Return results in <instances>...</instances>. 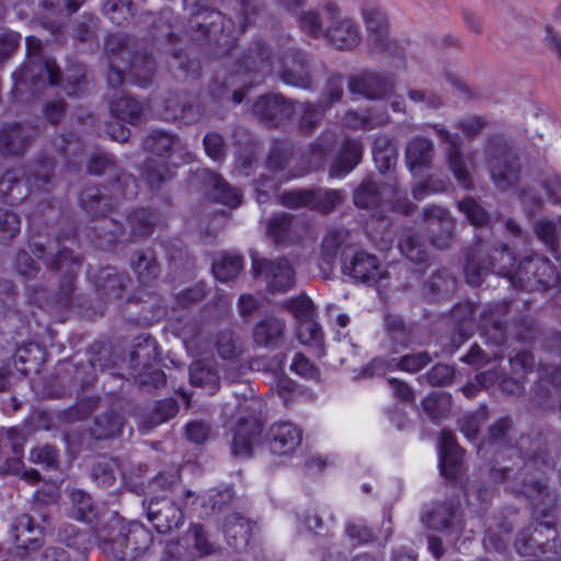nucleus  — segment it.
Returning <instances> with one entry per match:
<instances>
[{"label": "nucleus", "instance_id": "nucleus-16", "mask_svg": "<svg viewBox=\"0 0 561 561\" xmlns=\"http://www.w3.org/2000/svg\"><path fill=\"white\" fill-rule=\"evenodd\" d=\"M251 530V523L237 513L226 518L224 533L228 545L234 549H241L248 545Z\"/></svg>", "mask_w": 561, "mask_h": 561}, {"label": "nucleus", "instance_id": "nucleus-40", "mask_svg": "<svg viewBox=\"0 0 561 561\" xmlns=\"http://www.w3.org/2000/svg\"><path fill=\"white\" fill-rule=\"evenodd\" d=\"M13 453L14 457L7 461L5 470L12 472L13 474L20 476L26 480L36 481L38 479V473L36 470H25L24 466L21 461L22 457V446L14 443L13 444Z\"/></svg>", "mask_w": 561, "mask_h": 561}, {"label": "nucleus", "instance_id": "nucleus-44", "mask_svg": "<svg viewBox=\"0 0 561 561\" xmlns=\"http://www.w3.org/2000/svg\"><path fill=\"white\" fill-rule=\"evenodd\" d=\"M459 209L474 226H481L488 220L486 213L472 198H465L459 203Z\"/></svg>", "mask_w": 561, "mask_h": 561}, {"label": "nucleus", "instance_id": "nucleus-9", "mask_svg": "<svg viewBox=\"0 0 561 561\" xmlns=\"http://www.w3.org/2000/svg\"><path fill=\"white\" fill-rule=\"evenodd\" d=\"M354 279L368 285H374L385 277V271L375 255L358 252L352 259L350 265H344Z\"/></svg>", "mask_w": 561, "mask_h": 561}, {"label": "nucleus", "instance_id": "nucleus-12", "mask_svg": "<svg viewBox=\"0 0 561 561\" xmlns=\"http://www.w3.org/2000/svg\"><path fill=\"white\" fill-rule=\"evenodd\" d=\"M428 362L430 357L425 353L405 355L398 362L394 358L389 362L374 359L367 367V373L369 376H379L394 368L413 373L423 368Z\"/></svg>", "mask_w": 561, "mask_h": 561}, {"label": "nucleus", "instance_id": "nucleus-64", "mask_svg": "<svg viewBox=\"0 0 561 561\" xmlns=\"http://www.w3.org/2000/svg\"><path fill=\"white\" fill-rule=\"evenodd\" d=\"M460 128L466 135L472 136L483 128V121L477 116L468 117L460 123Z\"/></svg>", "mask_w": 561, "mask_h": 561}, {"label": "nucleus", "instance_id": "nucleus-6", "mask_svg": "<svg viewBox=\"0 0 561 561\" xmlns=\"http://www.w3.org/2000/svg\"><path fill=\"white\" fill-rule=\"evenodd\" d=\"M422 522L431 529L444 534H459L463 528L462 514L454 503L436 504L422 515Z\"/></svg>", "mask_w": 561, "mask_h": 561}, {"label": "nucleus", "instance_id": "nucleus-21", "mask_svg": "<svg viewBox=\"0 0 561 561\" xmlns=\"http://www.w3.org/2000/svg\"><path fill=\"white\" fill-rule=\"evenodd\" d=\"M190 380L193 386L203 388L209 394L215 393L219 387L217 371L202 360H196L191 365Z\"/></svg>", "mask_w": 561, "mask_h": 561}, {"label": "nucleus", "instance_id": "nucleus-39", "mask_svg": "<svg viewBox=\"0 0 561 561\" xmlns=\"http://www.w3.org/2000/svg\"><path fill=\"white\" fill-rule=\"evenodd\" d=\"M400 251L412 262L422 263L426 261L427 253L419 239L413 236H407L399 243Z\"/></svg>", "mask_w": 561, "mask_h": 561}, {"label": "nucleus", "instance_id": "nucleus-23", "mask_svg": "<svg viewBox=\"0 0 561 561\" xmlns=\"http://www.w3.org/2000/svg\"><path fill=\"white\" fill-rule=\"evenodd\" d=\"M350 90L352 93L362 94L367 99H377L387 94V83L381 78L369 75L352 79Z\"/></svg>", "mask_w": 561, "mask_h": 561}, {"label": "nucleus", "instance_id": "nucleus-48", "mask_svg": "<svg viewBox=\"0 0 561 561\" xmlns=\"http://www.w3.org/2000/svg\"><path fill=\"white\" fill-rule=\"evenodd\" d=\"M57 453L51 446H42L32 449L30 459L34 463L45 465L47 468L56 463Z\"/></svg>", "mask_w": 561, "mask_h": 561}, {"label": "nucleus", "instance_id": "nucleus-41", "mask_svg": "<svg viewBox=\"0 0 561 561\" xmlns=\"http://www.w3.org/2000/svg\"><path fill=\"white\" fill-rule=\"evenodd\" d=\"M20 231V219L16 214L9 210H0V241L5 242L15 237Z\"/></svg>", "mask_w": 561, "mask_h": 561}, {"label": "nucleus", "instance_id": "nucleus-47", "mask_svg": "<svg viewBox=\"0 0 561 561\" xmlns=\"http://www.w3.org/2000/svg\"><path fill=\"white\" fill-rule=\"evenodd\" d=\"M290 369L307 379H314L318 377V369L301 354H297L294 357Z\"/></svg>", "mask_w": 561, "mask_h": 561}, {"label": "nucleus", "instance_id": "nucleus-3", "mask_svg": "<svg viewBox=\"0 0 561 561\" xmlns=\"http://www.w3.org/2000/svg\"><path fill=\"white\" fill-rule=\"evenodd\" d=\"M496 254H500L501 260L507 261L510 265H503L496 268L492 263H490V270H492L497 275L508 277L512 283L515 279L518 282H524V276H526L530 271L533 272L534 279L545 289L558 284L560 280L558 273L551 265L550 261L547 259L541 256L528 257L520 262L517 270L514 272L515 259L508 249L505 248L501 252L495 251L494 256Z\"/></svg>", "mask_w": 561, "mask_h": 561}, {"label": "nucleus", "instance_id": "nucleus-61", "mask_svg": "<svg viewBox=\"0 0 561 561\" xmlns=\"http://www.w3.org/2000/svg\"><path fill=\"white\" fill-rule=\"evenodd\" d=\"M16 268L22 275H30L36 270L34 260L25 251L18 254Z\"/></svg>", "mask_w": 561, "mask_h": 561}, {"label": "nucleus", "instance_id": "nucleus-33", "mask_svg": "<svg viewBox=\"0 0 561 561\" xmlns=\"http://www.w3.org/2000/svg\"><path fill=\"white\" fill-rule=\"evenodd\" d=\"M298 340L309 346L321 347L323 341V333L320 325L311 321H305L298 324L297 328Z\"/></svg>", "mask_w": 561, "mask_h": 561}, {"label": "nucleus", "instance_id": "nucleus-42", "mask_svg": "<svg viewBox=\"0 0 561 561\" xmlns=\"http://www.w3.org/2000/svg\"><path fill=\"white\" fill-rule=\"evenodd\" d=\"M342 195L339 191L335 190H327V191H317L314 192V199L312 201V208L328 213L335 205L341 203Z\"/></svg>", "mask_w": 561, "mask_h": 561}, {"label": "nucleus", "instance_id": "nucleus-38", "mask_svg": "<svg viewBox=\"0 0 561 561\" xmlns=\"http://www.w3.org/2000/svg\"><path fill=\"white\" fill-rule=\"evenodd\" d=\"M58 537L67 547L76 549H85L89 541L87 531L79 530L73 525L62 527L58 533Z\"/></svg>", "mask_w": 561, "mask_h": 561}, {"label": "nucleus", "instance_id": "nucleus-18", "mask_svg": "<svg viewBox=\"0 0 561 561\" xmlns=\"http://www.w3.org/2000/svg\"><path fill=\"white\" fill-rule=\"evenodd\" d=\"M432 151V144L424 138H415L408 145L407 164L413 175L430 164L433 157Z\"/></svg>", "mask_w": 561, "mask_h": 561}, {"label": "nucleus", "instance_id": "nucleus-57", "mask_svg": "<svg viewBox=\"0 0 561 561\" xmlns=\"http://www.w3.org/2000/svg\"><path fill=\"white\" fill-rule=\"evenodd\" d=\"M208 435V426L202 422H192L186 426V436L194 443H203Z\"/></svg>", "mask_w": 561, "mask_h": 561}, {"label": "nucleus", "instance_id": "nucleus-8", "mask_svg": "<svg viewBox=\"0 0 561 561\" xmlns=\"http://www.w3.org/2000/svg\"><path fill=\"white\" fill-rule=\"evenodd\" d=\"M262 422L251 416L238 422L232 437V454L237 457H249L253 449L261 443Z\"/></svg>", "mask_w": 561, "mask_h": 561}, {"label": "nucleus", "instance_id": "nucleus-19", "mask_svg": "<svg viewBox=\"0 0 561 561\" xmlns=\"http://www.w3.org/2000/svg\"><path fill=\"white\" fill-rule=\"evenodd\" d=\"M73 518L87 524H94L105 511L94 503L90 493H71Z\"/></svg>", "mask_w": 561, "mask_h": 561}, {"label": "nucleus", "instance_id": "nucleus-49", "mask_svg": "<svg viewBox=\"0 0 561 561\" xmlns=\"http://www.w3.org/2000/svg\"><path fill=\"white\" fill-rule=\"evenodd\" d=\"M454 378V369L448 365H435L427 374L430 383L434 386H444Z\"/></svg>", "mask_w": 561, "mask_h": 561}, {"label": "nucleus", "instance_id": "nucleus-27", "mask_svg": "<svg viewBox=\"0 0 561 561\" xmlns=\"http://www.w3.org/2000/svg\"><path fill=\"white\" fill-rule=\"evenodd\" d=\"M388 188L379 190L376 183L365 181L354 193V202L356 206L362 208L377 207L382 201Z\"/></svg>", "mask_w": 561, "mask_h": 561}, {"label": "nucleus", "instance_id": "nucleus-11", "mask_svg": "<svg viewBox=\"0 0 561 561\" xmlns=\"http://www.w3.org/2000/svg\"><path fill=\"white\" fill-rule=\"evenodd\" d=\"M465 451L456 443L451 432L443 431L439 437L438 457L442 474L453 478L463 460Z\"/></svg>", "mask_w": 561, "mask_h": 561}, {"label": "nucleus", "instance_id": "nucleus-7", "mask_svg": "<svg viewBox=\"0 0 561 561\" xmlns=\"http://www.w3.org/2000/svg\"><path fill=\"white\" fill-rule=\"evenodd\" d=\"M302 433L290 422L274 423L267 433L268 448L278 456L291 455L300 446Z\"/></svg>", "mask_w": 561, "mask_h": 561}, {"label": "nucleus", "instance_id": "nucleus-45", "mask_svg": "<svg viewBox=\"0 0 561 561\" xmlns=\"http://www.w3.org/2000/svg\"><path fill=\"white\" fill-rule=\"evenodd\" d=\"M290 226V218L286 214H277L271 218L267 224V233L272 236L277 243L286 239Z\"/></svg>", "mask_w": 561, "mask_h": 561}, {"label": "nucleus", "instance_id": "nucleus-31", "mask_svg": "<svg viewBox=\"0 0 561 561\" xmlns=\"http://www.w3.org/2000/svg\"><path fill=\"white\" fill-rule=\"evenodd\" d=\"M123 427V419L117 413H108L95 421L93 436L98 439L108 438L121 434Z\"/></svg>", "mask_w": 561, "mask_h": 561}, {"label": "nucleus", "instance_id": "nucleus-1", "mask_svg": "<svg viewBox=\"0 0 561 561\" xmlns=\"http://www.w3.org/2000/svg\"><path fill=\"white\" fill-rule=\"evenodd\" d=\"M95 534L103 552L124 559L127 550H146L151 542L150 531L140 523H126L116 512L104 511L94 523Z\"/></svg>", "mask_w": 561, "mask_h": 561}, {"label": "nucleus", "instance_id": "nucleus-30", "mask_svg": "<svg viewBox=\"0 0 561 561\" xmlns=\"http://www.w3.org/2000/svg\"><path fill=\"white\" fill-rule=\"evenodd\" d=\"M424 216L426 220L430 222V226L433 227L435 225L440 226L444 229L445 237L444 238H435L433 243L443 248L446 245V241L450 238L451 232V220L449 218L448 211L442 207H428L424 210Z\"/></svg>", "mask_w": 561, "mask_h": 561}, {"label": "nucleus", "instance_id": "nucleus-26", "mask_svg": "<svg viewBox=\"0 0 561 561\" xmlns=\"http://www.w3.org/2000/svg\"><path fill=\"white\" fill-rule=\"evenodd\" d=\"M347 231L344 229H331L327 232L321 244V259L324 264L332 266L339 253V249L346 241Z\"/></svg>", "mask_w": 561, "mask_h": 561}, {"label": "nucleus", "instance_id": "nucleus-58", "mask_svg": "<svg viewBox=\"0 0 561 561\" xmlns=\"http://www.w3.org/2000/svg\"><path fill=\"white\" fill-rule=\"evenodd\" d=\"M346 534L350 538L359 542H366L371 538L369 529L363 524L355 522H350L346 525Z\"/></svg>", "mask_w": 561, "mask_h": 561}, {"label": "nucleus", "instance_id": "nucleus-28", "mask_svg": "<svg viewBox=\"0 0 561 561\" xmlns=\"http://www.w3.org/2000/svg\"><path fill=\"white\" fill-rule=\"evenodd\" d=\"M242 268V259L238 254H224L213 264V272L219 282L234 278Z\"/></svg>", "mask_w": 561, "mask_h": 561}, {"label": "nucleus", "instance_id": "nucleus-20", "mask_svg": "<svg viewBox=\"0 0 561 561\" xmlns=\"http://www.w3.org/2000/svg\"><path fill=\"white\" fill-rule=\"evenodd\" d=\"M439 136L449 142L448 163L458 183L468 188L470 186L468 165L460 157L458 138L451 136L443 129L438 130Z\"/></svg>", "mask_w": 561, "mask_h": 561}, {"label": "nucleus", "instance_id": "nucleus-53", "mask_svg": "<svg viewBox=\"0 0 561 561\" xmlns=\"http://www.w3.org/2000/svg\"><path fill=\"white\" fill-rule=\"evenodd\" d=\"M489 267H479L472 257H469L465 267L466 279L470 285H480L482 278L486 275Z\"/></svg>", "mask_w": 561, "mask_h": 561}, {"label": "nucleus", "instance_id": "nucleus-59", "mask_svg": "<svg viewBox=\"0 0 561 561\" xmlns=\"http://www.w3.org/2000/svg\"><path fill=\"white\" fill-rule=\"evenodd\" d=\"M3 139L8 146H15L16 142L24 144V127L20 124L13 125L9 129L3 130Z\"/></svg>", "mask_w": 561, "mask_h": 561}, {"label": "nucleus", "instance_id": "nucleus-34", "mask_svg": "<svg viewBox=\"0 0 561 561\" xmlns=\"http://www.w3.org/2000/svg\"><path fill=\"white\" fill-rule=\"evenodd\" d=\"M450 407V398L444 392H433L423 400V408L433 419L444 416Z\"/></svg>", "mask_w": 561, "mask_h": 561}, {"label": "nucleus", "instance_id": "nucleus-46", "mask_svg": "<svg viewBox=\"0 0 561 561\" xmlns=\"http://www.w3.org/2000/svg\"><path fill=\"white\" fill-rule=\"evenodd\" d=\"M128 221L131 226L133 233L136 236H141L150 232L151 229V214L147 210L141 209L133 213Z\"/></svg>", "mask_w": 561, "mask_h": 561}, {"label": "nucleus", "instance_id": "nucleus-63", "mask_svg": "<svg viewBox=\"0 0 561 561\" xmlns=\"http://www.w3.org/2000/svg\"><path fill=\"white\" fill-rule=\"evenodd\" d=\"M388 382L391 386L394 397H397L403 401H410L413 399L412 391L405 383H403L397 379H389Z\"/></svg>", "mask_w": 561, "mask_h": 561}, {"label": "nucleus", "instance_id": "nucleus-5", "mask_svg": "<svg viewBox=\"0 0 561 561\" xmlns=\"http://www.w3.org/2000/svg\"><path fill=\"white\" fill-rule=\"evenodd\" d=\"M255 274H264L271 291L285 293L295 285V271L286 259L267 262L252 256Z\"/></svg>", "mask_w": 561, "mask_h": 561}, {"label": "nucleus", "instance_id": "nucleus-54", "mask_svg": "<svg viewBox=\"0 0 561 561\" xmlns=\"http://www.w3.org/2000/svg\"><path fill=\"white\" fill-rule=\"evenodd\" d=\"M105 13L113 23H121V19L115 15L116 11L123 14L130 12V3L128 0H108L104 7Z\"/></svg>", "mask_w": 561, "mask_h": 561}, {"label": "nucleus", "instance_id": "nucleus-43", "mask_svg": "<svg viewBox=\"0 0 561 561\" xmlns=\"http://www.w3.org/2000/svg\"><path fill=\"white\" fill-rule=\"evenodd\" d=\"M280 203L289 208L312 206L314 191H291L279 196Z\"/></svg>", "mask_w": 561, "mask_h": 561}, {"label": "nucleus", "instance_id": "nucleus-36", "mask_svg": "<svg viewBox=\"0 0 561 561\" xmlns=\"http://www.w3.org/2000/svg\"><path fill=\"white\" fill-rule=\"evenodd\" d=\"M116 463L112 459L99 461L92 469V478L100 488H108L115 480Z\"/></svg>", "mask_w": 561, "mask_h": 561}, {"label": "nucleus", "instance_id": "nucleus-37", "mask_svg": "<svg viewBox=\"0 0 561 561\" xmlns=\"http://www.w3.org/2000/svg\"><path fill=\"white\" fill-rule=\"evenodd\" d=\"M287 308L297 319L298 324L305 321L313 320V304L307 296H299L287 301Z\"/></svg>", "mask_w": 561, "mask_h": 561}, {"label": "nucleus", "instance_id": "nucleus-4", "mask_svg": "<svg viewBox=\"0 0 561 561\" xmlns=\"http://www.w3.org/2000/svg\"><path fill=\"white\" fill-rule=\"evenodd\" d=\"M147 510L148 519L158 533L167 534L182 525L181 508L165 495L154 496L142 502Z\"/></svg>", "mask_w": 561, "mask_h": 561}, {"label": "nucleus", "instance_id": "nucleus-60", "mask_svg": "<svg viewBox=\"0 0 561 561\" xmlns=\"http://www.w3.org/2000/svg\"><path fill=\"white\" fill-rule=\"evenodd\" d=\"M510 422L507 419H501L496 421L489 430V442L488 444H496L507 432Z\"/></svg>", "mask_w": 561, "mask_h": 561}, {"label": "nucleus", "instance_id": "nucleus-25", "mask_svg": "<svg viewBox=\"0 0 561 561\" xmlns=\"http://www.w3.org/2000/svg\"><path fill=\"white\" fill-rule=\"evenodd\" d=\"M110 111L116 118L135 124L141 115V105L127 95H121L110 104Z\"/></svg>", "mask_w": 561, "mask_h": 561}, {"label": "nucleus", "instance_id": "nucleus-51", "mask_svg": "<svg viewBox=\"0 0 561 561\" xmlns=\"http://www.w3.org/2000/svg\"><path fill=\"white\" fill-rule=\"evenodd\" d=\"M204 147L207 156L213 160H220L222 156L224 142L222 138L218 134H207L204 137Z\"/></svg>", "mask_w": 561, "mask_h": 561}, {"label": "nucleus", "instance_id": "nucleus-55", "mask_svg": "<svg viewBox=\"0 0 561 561\" xmlns=\"http://www.w3.org/2000/svg\"><path fill=\"white\" fill-rule=\"evenodd\" d=\"M445 188V182L439 181L438 183L427 181L425 183H421L414 186L413 188V197L415 199H423L430 194L440 192Z\"/></svg>", "mask_w": 561, "mask_h": 561}, {"label": "nucleus", "instance_id": "nucleus-17", "mask_svg": "<svg viewBox=\"0 0 561 561\" xmlns=\"http://www.w3.org/2000/svg\"><path fill=\"white\" fill-rule=\"evenodd\" d=\"M202 175L206 185L214 191V198L231 208L240 205L239 192L231 188L219 175L209 170H203Z\"/></svg>", "mask_w": 561, "mask_h": 561}, {"label": "nucleus", "instance_id": "nucleus-15", "mask_svg": "<svg viewBox=\"0 0 561 561\" xmlns=\"http://www.w3.org/2000/svg\"><path fill=\"white\" fill-rule=\"evenodd\" d=\"M369 39L379 48L386 49L388 33V20L385 13L378 8H366L363 11Z\"/></svg>", "mask_w": 561, "mask_h": 561}, {"label": "nucleus", "instance_id": "nucleus-22", "mask_svg": "<svg viewBox=\"0 0 561 561\" xmlns=\"http://www.w3.org/2000/svg\"><path fill=\"white\" fill-rule=\"evenodd\" d=\"M538 238L547 244L554 254V257L561 262L559 247L561 244V218L557 221L540 220L535 227Z\"/></svg>", "mask_w": 561, "mask_h": 561}, {"label": "nucleus", "instance_id": "nucleus-14", "mask_svg": "<svg viewBox=\"0 0 561 561\" xmlns=\"http://www.w3.org/2000/svg\"><path fill=\"white\" fill-rule=\"evenodd\" d=\"M362 145L356 140H346L330 167V175L343 178L360 161Z\"/></svg>", "mask_w": 561, "mask_h": 561}, {"label": "nucleus", "instance_id": "nucleus-2", "mask_svg": "<svg viewBox=\"0 0 561 561\" xmlns=\"http://www.w3.org/2000/svg\"><path fill=\"white\" fill-rule=\"evenodd\" d=\"M339 10L335 4L328 3L320 15L317 11H307L298 16L300 30L314 37H324L339 49H352L359 44L360 37L357 27L347 19H342L329 28L323 26V18L334 23Z\"/></svg>", "mask_w": 561, "mask_h": 561}, {"label": "nucleus", "instance_id": "nucleus-29", "mask_svg": "<svg viewBox=\"0 0 561 561\" xmlns=\"http://www.w3.org/2000/svg\"><path fill=\"white\" fill-rule=\"evenodd\" d=\"M145 148L159 156L168 151H171V156H174L178 150H181L180 140L175 139L172 135L162 131H154L145 140Z\"/></svg>", "mask_w": 561, "mask_h": 561}, {"label": "nucleus", "instance_id": "nucleus-24", "mask_svg": "<svg viewBox=\"0 0 561 561\" xmlns=\"http://www.w3.org/2000/svg\"><path fill=\"white\" fill-rule=\"evenodd\" d=\"M284 323L277 318H266L260 321L253 332L257 345L270 346L283 334Z\"/></svg>", "mask_w": 561, "mask_h": 561}, {"label": "nucleus", "instance_id": "nucleus-56", "mask_svg": "<svg viewBox=\"0 0 561 561\" xmlns=\"http://www.w3.org/2000/svg\"><path fill=\"white\" fill-rule=\"evenodd\" d=\"M480 416L468 415L460 421V431L469 440H474L480 426Z\"/></svg>", "mask_w": 561, "mask_h": 561}, {"label": "nucleus", "instance_id": "nucleus-32", "mask_svg": "<svg viewBox=\"0 0 561 561\" xmlns=\"http://www.w3.org/2000/svg\"><path fill=\"white\" fill-rule=\"evenodd\" d=\"M548 546L549 543H542L537 537H531L528 530L520 531L515 540L516 551L522 556H537V550L546 553Z\"/></svg>", "mask_w": 561, "mask_h": 561}, {"label": "nucleus", "instance_id": "nucleus-10", "mask_svg": "<svg viewBox=\"0 0 561 561\" xmlns=\"http://www.w3.org/2000/svg\"><path fill=\"white\" fill-rule=\"evenodd\" d=\"M254 114L262 121L270 124H277L284 118L294 114L295 108L278 94L261 96L253 106Z\"/></svg>", "mask_w": 561, "mask_h": 561}, {"label": "nucleus", "instance_id": "nucleus-52", "mask_svg": "<svg viewBox=\"0 0 561 561\" xmlns=\"http://www.w3.org/2000/svg\"><path fill=\"white\" fill-rule=\"evenodd\" d=\"M373 158L377 165V168L380 170V172L388 171L393 162V156H392V149L389 147L385 151H381L378 148V144L375 142L373 147Z\"/></svg>", "mask_w": 561, "mask_h": 561}, {"label": "nucleus", "instance_id": "nucleus-13", "mask_svg": "<svg viewBox=\"0 0 561 561\" xmlns=\"http://www.w3.org/2000/svg\"><path fill=\"white\" fill-rule=\"evenodd\" d=\"M491 176L497 187L505 188L517 179L519 165L514 156L502 151L489 162Z\"/></svg>", "mask_w": 561, "mask_h": 561}, {"label": "nucleus", "instance_id": "nucleus-62", "mask_svg": "<svg viewBox=\"0 0 561 561\" xmlns=\"http://www.w3.org/2000/svg\"><path fill=\"white\" fill-rule=\"evenodd\" d=\"M218 353L222 358H231L234 355L236 346L233 344L232 336L224 334L217 344Z\"/></svg>", "mask_w": 561, "mask_h": 561}, {"label": "nucleus", "instance_id": "nucleus-50", "mask_svg": "<svg viewBox=\"0 0 561 561\" xmlns=\"http://www.w3.org/2000/svg\"><path fill=\"white\" fill-rule=\"evenodd\" d=\"M190 533L194 538V546L201 554L206 556L214 551V546L208 541L205 530L201 525L192 526Z\"/></svg>", "mask_w": 561, "mask_h": 561}, {"label": "nucleus", "instance_id": "nucleus-35", "mask_svg": "<svg viewBox=\"0 0 561 561\" xmlns=\"http://www.w3.org/2000/svg\"><path fill=\"white\" fill-rule=\"evenodd\" d=\"M385 121L386 119L382 115L374 116L368 110L360 113L351 111L344 117L345 125L354 129L366 127L371 128L385 123Z\"/></svg>", "mask_w": 561, "mask_h": 561}]
</instances>
